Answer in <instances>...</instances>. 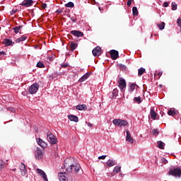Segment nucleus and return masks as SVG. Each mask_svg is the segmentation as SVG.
<instances>
[{"instance_id": "obj_49", "label": "nucleus", "mask_w": 181, "mask_h": 181, "mask_svg": "<svg viewBox=\"0 0 181 181\" xmlns=\"http://www.w3.org/2000/svg\"><path fill=\"white\" fill-rule=\"evenodd\" d=\"M86 124H87L88 127H93V124H91L90 122H86Z\"/></svg>"}, {"instance_id": "obj_51", "label": "nucleus", "mask_w": 181, "mask_h": 181, "mask_svg": "<svg viewBox=\"0 0 181 181\" xmlns=\"http://www.w3.org/2000/svg\"><path fill=\"white\" fill-rule=\"evenodd\" d=\"M4 54H6L5 52L4 51L0 52V56L4 55Z\"/></svg>"}, {"instance_id": "obj_9", "label": "nucleus", "mask_w": 181, "mask_h": 181, "mask_svg": "<svg viewBox=\"0 0 181 181\" xmlns=\"http://www.w3.org/2000/svg\"><path fill=\"white\" fill-rule=\"evenodd\" d=\"M20 170L21 172V176H25L28 173V170L26 169V165L23 163L20 164Z\"/></svg>"}, {"instance_id": "obj_27", "label": "nucleus", "mask_w": 181, "mask_h": 181, "mask_svg": "<svg viewBox=\"0 0 181 181\" xmlns=\"http://www.w3.org/2000/svg\"><path fill=\"white\" fill-rule=\"evenodd\" d=\"M132 12L134 16H138V15L139 14V13L138 12V8H136V6L133 7Z\"/></svg>"}, {"instance_id": "obj_12", "label": "nucleus", "mask_w": 181, "mask_h": 181, "mask_svg": "<svg viewBox=\"0 0 181 181\" xmlns=\"http://www.w3.org/2000/svg\"><path fill=\"white\" fill-rule=\"evenodd\" d=\"M21 6H25V8H29V6H32L33 5V0H24L22 4H20Z\"/></svg>"}, {"instance_id": "obj_25", "label": "nucleus", "mask_w": 181, "mask_h": 181, "mask_svg": "<svg viewBox=\"0 0 181 181\" xmlns=\"http://www.w3.org/2000/svg\"><path fill=\"white\" fill-rule=\"evenodd\" d=\"M106 165L107 166H108V168H112V166H114L115 165H116V163L114 160H108V161L106 162Z\"/></svg>"}, {"instance_id": "obj_38", "label": "nucleus", "mask_w": 181, "mask_h": 181, "mask_svg": "<svg viewBox=\"0 0 181 181\" xmlns=\"http://www.w3.org/2000/svg\"><path fill=\"white\" fill-rule=\"evenodd\" d=\"M177 9V4L175 2L172 3V10L173 11H176Z\"/></svg>"}, {"instance_id": "obj_32", "label": "nucleus", "mask_w": 181, "mask_h": 181, "mask_svg": "<svg viewBox=\"0 0 181 181\" xmlns=\"http://www.w3.org/2000/svg\"><path fill=\"white\" fill-rule=\"evenodd\" d=\"M134 101L137 103V104H141V103H142V99L141 98V96L135 97Z\"/></svg>"}, {"instance_id": "obj_22", "label": "nucleus", "mask_w": 181, "mask_h": 181, "mask_svg": "<svg viewBox=\"0 0 181 181\" xmlns=\"http://www.w3.org/2000/svg\"><path fill=\"white\" fill-rule=\"evenodd\" d=\"M76 110H78V111H86V110H87V105H78L76 106Z\"/></svg>"}, {"instance_id": "obj_1", "label": "nucleus", "mask_w": 181, "mask_h": 181, "mask_svg": "<svg viewBox=\"0 0 181 181\" xmlns=\"http://www.w3.org/2000/svg\"><path fill=\"white\" fill-rule=\"evenodd\" d=\"M74 158L73 157L66 158L64 163V169L69 173L74 172L77 175H82L83 170H81V166H80V164L74 163Z\"/></svg>"}, {"instance_id": "obj_2", "label": "nucleus", "mask_w": 181, "mask_h": 181, "mask_svg": "<svg viewBox=\"0 0 181 181\" xmlns=\"http://www.w3.org/2000/svg\"><path fill=\"white\" fill-rule=\"evenodd\" d=\"M58 177L60 181H73V177L66 173H58Z\"/></svg>"}, {"instance_id": "obj_41", "label": "nucleus", "mask_w": 181, "mask_h": 181, "mask_svg": "<svg viewBox=\"0 0 181 181\" xmlns=\"http://www.w3.org/2000/svg\"><path fill=\"white\" fill-rule=\"evenodd\" d=\"M161 162L162 163H164V165H166V163H168V160H166L165 158H161Z\"/></svg>"}, {"instance_id": "obj_46", "label": "nucleus", "mask_w": 181, "mask_h": 181, "mask_svg": "<svg viewBox=\"0 0 181 181\" xmlns=\"http://www.w3.org/2000/svg\"><path fill=\"white\" fill-rule=\"evenodd\" d=\"M163 6L164 8H168V6H169V4L168 2H164Z\"/></svg>"}, {"instance_id": "obj_35", "label": "nucleus", "mask_w": 181, "mask_h": 181, "mask_svg": "<svg viewBox=\"0 0 181 181\" xmlns=\"http://www.w3.org/2000/svg\"><path fill=\"white\" fill-rule=\"evenodd\" d=\"M152 134L155 136H158V135H159V130H158L157 129H154L152 130Z\"/></svg>"}, {"instance_id": "obj_23", "label": "nucleus", "mask_w": 181, "mask_h": 181, "mask_svg": "<svg viewBox=\"0 0 181 181\" xmlns=\"http://www.w3.org/2000/svg\"><path fill=\"white\" fill-rule=\"evenodd\" d=\"M150 115L152 119H156V112H155V109L153 107H151V111H150Z\"/></svg>"}, {"instance_id": "obj_16", "label": "nucleus", "mask_w": 181, "mask_h": 181, "mask_svg": "<svg viewBox=\"0 0 181 181\" xmlns=\"http://www.w3.org/2000/svg\"><path fill=\"white\" fill-rule=\"evenodd\" d=\"M2 44L8 47V46H13V45H15V42H12V40H11L10 39L5 38L3 40Z\"/></svg>"}, {"instance_id": "obj_14", "label": "nucleus", "mask_w": 181, "mask_h": 181, "mask_svg": "<svg viewBox=\"0 0 181 181\" xmlns=\"http://www.w3.org/2000/svg\"><path fill=\"white\" fill-rule=\"evenodd\" d=\"M126 141L130 144H134V138H132L131 136V132H129V130H126Z\"/></svg>"}, {"instance_id": "obj_47", "label": "nucleus", "mask_w": 181, "mask_h": 181, "mask_svg": "<svg viewBox=\"0 0 181 181\" xmlns=\"http://www.w3.org/2000/svg\"><path fill=\"white\" fill-rule=\"evenodd\" d=\"M57 13H58V14H60V13H63V9H58V10H57Z\"/></svg>"}, {"instance_id": "obj_53", "label": "nucleus", "mask_w": 181, "mask_h": 181, "mask_svg": "<svg viewBox=\"0 0 181 181\" xmlns=\"http://www.w3.org/2000/svg\"><path fill=\"white\" fill-rule=\"evenodd\" d=\"M48 60H49L50 62H52V60H53V59L52 57H48Z\"/></svg>"}, {"instance_id": "obj_45", "label": "nucleus", "mask_w": 181, "mask_h": 181, "mask_svg": "<svg viewBox=\"0 0 181 181\" xmlns=\"http://www.w3.org/2000/svg\"><path fill=\"white\" fill-rule=\"evenodd\" d=\"M105 158H107V156H99L98 157V159L99 160H104V159H105Z\"/></svg>"}, {"instance_id": "obj_26", "label": "nucleus", "mask_w": 181, "mask_h": 181, "mask_svg": "<svg viewBox=\"0 0 181 181\" xmlns=\"http://www.w3.org/2000/svg\"><path fill=\"white\" fill-rule=\"evenodd\" d=\"M168 114L169 115H171L172 117H174V115H177L179 114V112H177L175 110H168Z\"/></svg>"}, {"instance_id": "obj_48", "label": "nucleus", "mask_w": 181, "mask_h": 181, "mask_svg": "<svg viewBox=\"0 0 181 181\" xmlns=\"http://www.w3.org/2000/svg\"><path fill=\"white\" fill-rule=\"evenodd\" d=\"M47 7V4H42V9H46Z\"/></svg>"}, {"instance_id": "obj_44", "label": "nucleus", "mask_w": 181, "mask_h": 181, "mask_svg": "<svg viewBox=\"0 0 181 181\" xmlns=\"http://www.w3.org/2000/svg\"><path fill=\"white\" fill-rule=\"evenodd\" d=\"M61 67H63V69H66V67H69V64L66 63L61 65Z\"/></svg>"}, {"instance_id": "obj_19", "label": "nucleus", "mask_w": 181, "mask_h": 181, "mask_svg": "<svg viewBox=\"0 0 181 181\" xmlns=\"http://www.w3.org/2000/svg\"><path fill=\"white\" fill-rule=\"evenodd\" d=\"M26 39H28V36H26L25 35H23L16 40V43H21V42H25Z\"/></svg>"}, {"instance_id": "obj_3", "label": "nucleus", "mask_w": 181, "mask_h": 181, "mask_svg": "<svg viewBox=\"0 0 181 181\" xmlns=\"http://www.w3.org/2000/svg\"><path fill=\"white\" fill-rule=\"evenodd\" d=\"M169 176H175V177H180L181 169L180 168H170L168 172Z\"/></svg>"}, {"instance_id": "obj_5", "label": "nucleus", "mask_w": 181, "mask_h": 181, "mask_svg": "<svg viewBox=\"0 0 181 181\" xmlns=\"http://www.w3.org/2000/svg\"><path fill=\"white\" fill-rule=\"evenodd\" d=\"M47 139L49 144H52V145H56V144H57V139L52 133L47 134Z\"/></svg>"}, {"instance_id": "obj_50", "label": "nucleus", "mask_w": 181, "mask_h": 181, "mask_svg": "<svg viewBox=\"0 0 181 181\" xmlns=\"http://www.w3.org/2000/svg\"><path fill=\"white\" fill-rule=\"evenodd\" d=\"M119 67H122V69H125L127 66L124 64H120Z\"/></svg>"}, {"instance_id": "obj_42", "label": "nucleus", "mask_w": 181, "mask_h": 181, "mask_svg": "<svg viewBox=\"0 0 181 181\" xmlns=\"http://www.w3.org/2000/svg\"><path fill=\"white\" fill-rule=\"evenodd\" d=\"M18 12V8H16V9H13L10 13L11 15H15V13Z\"/></svg>"}, {"instance_id": "obj_39", "label": "nucleus", "mask_w": 181, "mask_h": 181, "mask_svg": "<svg viewBox=\"0 0 181 181\" xmlns=\"http://www.w3.org/2000/svg\"><path fill=\"white\" fill-rule=\"evenodd\" d=\"M5 168V163L3 160H0V170H2Z\"/></svg>"}, {"instance_id": "obj_55", "label": "nucleus", "mask_w": 181, "mask_h": 181, "mask_svg": "<svg viewBox=\"0 0 181 181\" xmlns=\"http://www.w3.org/2000/svg\"><path fill=\"white\" fill-rule=\"evenodd\" d=\"M99 10L101 11V7H99Z\"/></svg>"}, {"instance_id": "obj_20", "label": "nucleus", "mask_w": 181, "mask_h": 181, "mask_svg": "<svg viewBox=\"0 0 181 181\" xmlns=\"http://www.w3.org/2000/svg\"><path fill=\"white\" fill-rule=\"evenodd\" d=\"M22 28H23V25H18V26L14 27L13 28L14 33H16V34L22 33H21V30H22Z\"/></svg>"}, {"instance_id": "obj_10", "label": "nucleus", "mask_w": 181, "mask_h": 181, "mask_svg": "<svg viewBox=\"0 0 181 181\" xmlns=\"http://www.w3.org/2000/svg\"><path fill=\"white\" fill-rule=\"evenodd\" d=\"M43 151H42V149L40 148H37V150L35 151V156L37 159H42L43 158Z\"/></svg>"}, {"instance_id": "obj_18", "label": "nucleus", "mask_w": 181, "mask_h": 181, "mask_svg": "<svg viewBox=\"0 0 181 181\" xmlns=\"http://www.w3.org/2000/svg\"><path fill=\"white\" fill-rule=\"evenodd\" d=\"M78 46V44H77L74 42H69V47H70V50L71 52H74V50H76V49H77Z\"/></svg>"}, {"instance_id": "obj_37", "label": "nucleus", "mask_w": 181, "mask_h": 181, "mask_svg": "<svg viewBox=\"0 0 181 181\" xmlns=\"http://www.w3.org/2000/svg\"><path fill=\"white\" fill-rule=\"evenodd\" d=\"M135 84H131L130 85V88H129V91H130V93H132V91H134L135 90Z\"/></svg>"}, {"instance_id": "obj_21", "label": "nucleus", "mask_w": 181, "mask_h": 181, "mask_svg": "<svg viewBox=\"0 0 181 181\" xmlns=\"http://www.w3.org/2000/svg\"><path fill=\"white\" fill-rule=\"evenodd\" d=\"M88 77H90V74L89 73L85 74L81 78H79L78 80L79 83H83V81H86V80H87Z\"/></svg>"}, {"instance_id": "obj_43", "label": "nucleus", "mask_w": 181, "mask_h": 181, "mask_svg": "<svg viewBox=\"0 0 181 181\" xmlns=\"http://www.w3.org/2000/svg\"><path fill=\"white\" fill-rule=\"evenodd\" d=\"M127 5V6H131V5H132V0H128Z\"/></svg>"}, {"instance_id": "obj_11", "label": "nucleus", "mask_w": 181, "mask_h": 181, "mask_svg": "<svg viewBox=\"0 0 181 181\" xmlns=\"http://www.w3.org/2000/svg\"><path fill=\"white\" fill-rule=\"evenodd\" d=\"M92 53L95 57L101 56V54L103 53L101 47H96L95 49H93Z\"/></svg>"}, {"instance_id": "obj_13", "label": "nucleus", "mask_w": 181, "mask_h": 181, "mask_svg": "<svg viewBox=\"0 0 181 181\" xmlns=\"http://www.w3.org/2000/svg\"><path fill=\"white\" fill-rule=\"evenodd\" d=\"M37 173L40 175L42 176V179H44V180L49 181V180L47 179V175H46V173H45V171H43L42 169L37 168Z\"/></svg>"}, {"instance_id": "obj_7", "label": "nucleus", "mask_w": 181, "mask_h": 181, "mask_svg": "<svg viewBox=\"0 0 181 181\" xmlns=\"http://www.w3.org/2000/svg\"><path fill=\"white\" fill-rule=\"evenodd\" d=\"M39 90V84L37 83H33L31 85L28 89V93L30 94H36L37 93V90Z\"/></svg>"}, {"instance_id": "obj_17", "label": "nucleus", "mask_w": 181, "mask_h": 181, "mask_svg": "<svg viewBox=\"0 0 181 181\" xmlns=\"http://www.w3.org/2000/svg\"><path fill=\"white\" fill-rule=\"evenodd\" d=\"M37 144L41 146V148H47V143L45 142L42 139H37Z\"/></svg>"}, {"instance_id": "obj_52", "label": "nucleus", "mask_w": 181, "mask_h": 181, "mask_svg": "<svg viewBox=\"0 0 181 181\" xmlns=\"http://www.w3.org/2000/svg\"><path fill=\"white\" fill-rule=\"evenodd\" d=\"M71 21H72V22H74V23H76V22H77V19H73V18H71Z\"/></svg>"}, {"instance_id": "obj_8", "label": "nucleus", "mask_w": 181, "mask_h": 181, "mask_svg": "<svg viewBox=\"0 0 181 181\" xmlns=\"http://www.w3.org/2000/svg\"><path fill=\"white\" fill-rule=\"evenodd\" d=\"M110 57L112 60H117L119 57V52L115 49H112L110 51Z\"/></svg>"}, {"instance_id": "obj_31", "label": "nucleus", "mask_w": 181, "mask_h": 181, "mask_svg": "<svg viewBox=\"0 0 181 181\" xmlns=\"http://www.w3.org/2000/svg\"><path fill=\"white\" fill-rule=\"evenodd\" d=\"M158 146L160 149H165V145L162 141H158Z\"/></svg>"}, {"instance_id": "obj_24", "label": "nucleus", "mask_w": 181, "mask_h": 181, "mask_svg": "<svg viewBox=\"0 0 181 181\" xmlns=\"http://www.w3.org/2000/svg\"><path fill=\"white\" fill-rule=\"evenodd\" d=\"M68 118L70 121H74V122H78V117L76 115H69Z\"/></svg>"}, {"instance_id": "obj_36", "label": "nucleus", "mask_w": 181, "mask_h": 181, "mask_svg": "<svg viewBox=\"0 0 181 181\" xmlns=\"http://www.w3.org/2000/svg\"><path fill=\"white\" fill-rule=\"evenodd\" d=\"M112 95H113V97H115V98L118 97V89L115 88V89L113 90V91H112Z\"/></svg>"}, {"instance_id": "obj_30", "label": "nucleus", "mask_w": 181, "mask_h": 181, "mask_svg": "<svg viewBox=\"0 0 181 181\" xmlns=\"http://www.w3.org/2000/svg\"><path fill=\"white\" fill-rule=\"evenodd\" d=\"M146 69L144 68H140L138 71V76H141L145 73Z\"/></svg>"}, {"instance_id": "obj_15", "label": "nucleus", "mask_w": 181, "mask_h": 181, "mask_svg": "<svg viewBox=\"0 0 181 181\" xmlns=\"http://www.w3.org/2000/svg\"><path fill=\"white\" fill-rule=\"evenodd\" d=\"M71 35H74V36H76V37H81L83 36H84V33H83V32L81 31H78V30H71L70 32Z\"/></svg>"}, {"instance_id": "obj_34", "label": "nucleus", "mask_w": 181, "mask_h": 181, "mask_svg": "<svg viewBox=\"0 0 181 181\" xmlns=\"http://www.w3.org/2000/svg\"><path fill=\"white\" fill-rule=\"evenodd\" d=\"M37 67H39L40 69H45V64L42 62H37Z\"/></svg>"}, {"instance_id": "obj_54", "label": "nucleus", "mask_w": 181, "mask_h": 181, "mask_svg": "<svg viewBox=\"0 0 181 181\" xmlns=\"http://www.w3.org/2000/svg\"><path fill=\"white\" fill-rule=\"evenodd\" d=\"M158 76H162V72H159L158 74Z\"/></svg>"}, {"instance_id": "obj_4", "label": "nucleus", "mask_w": 181, "mask_h": 181, "mask_svg": "<svg viewBox=\"0 0 181 181\" xmlns=\"http://www.w3.org/2000/svg\"><path fill=\"white\" fill-rule=\"evenodd\" d=\"M112 124L117 125V127H127L128 125V122L121 119H115L112 120Z\"/></svg>"}, {"instance_id": "obj_40", "label": "nucleus", "mask_w": 181, "mask_h": 181, "mask_svg": "<svg viewBox=\"0 0 181 181\" xmlns=\"http://www.w3.org/2000/svg\"><path fill=\"white\" fill-rule=\"evenodd\" d=\"M8 111H11V112H15V108L8 107H7Z\"/></svg>"}, {"instance_id": "obj_6", "label": "nucleus", "mask_w": 181, "mask_h": 181, "mask_svg": "<svg viewBox=\"0 0 181 181\" xmlns=\"http://www.w3.org/2000/svg\"><path fill=\"white\" fill-rule=\"evenodd\" d=\"M118 87L119 88H120V91L122 93H124L125 90H124V88H127V82L125 81V79L124 78H119L118 80Z\"/></svg>"}, {"instance_id": "obj_29", "label": "nucleus", "mask_w": 181, "mask_h": 181, "mask_svg": "<svg viewBox=\"0 0 181 181\" xmlns=\"http://www.w3.org/2000/svg\"><path fill=\"white\" fill-rule=\"evenodd\" d=\"M121 170V166H115L113 169V173L117 175Z\"/></svg>"}, {"instance_id": "obj_28", "label": "nucleus", "mask_w": 181, "mask_h": 181, "mask_svg": "<svg viewBox=\"0 0 181 181\" xmlns=\"http://www.w3.org/2000/svg\"><path fill=\"white\" fill-rule=\"evenodd\" d=\"M157 26L160 29V30H163V29H165V22L157 23Z\"/></svg>"}, {"instance_id": "obj_33", "label": "nucleus", "mask_w": 181, "mask_h": 181, "mask_svg": "<svg viewBox=\"0 0 181 181\" xmlns=\"http://www.w3.org/2000/svg\"><path fill=\"white\" fill-rule=\"evenodd\" d=\"M65 6L66 8H74V3L71 2V1H69V3L66 4H65Z\"/></svg>"}]
</instances>
